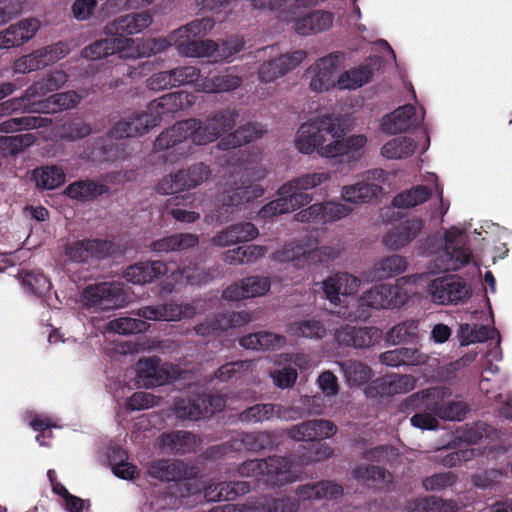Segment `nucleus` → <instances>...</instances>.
Returning <instances> with one entry per match:
<instances>
[{
	"mask_svg": "<svg viewBox=\"0 0 512 512\" xmlns=\"http://www.w3.org/2000/svg\"><path fill=\"white\" fill-rule=\"evenodd\" d=\"M263 194L264 189L260 184L243 181L217 197V204L211 217L219 223L227 222L238 207L262 197Z\"/></svg>",
	"mask_w": 512,
	"mask_h": 512,
	"instance_id": "obj_7",
	"label": "nucleus"
},
{
	"mask_svg": "<svg viewBox=\"0 0 512 512\" xmlns=\"http://www.w3.org/2000/svg\"><path fill=\"white\" fill-rule=\"evenodd\" d=\"M263 482L267 487H279L291 481V461L284 456L273 455L264 458Z\"/></svg>",
	"mask_w": 512,
	"mask_h": 512,
	"instance_id": "obj_30",
	"label": "nucleus"
},
{
	"mask_svg": "<svg viewBox=\"0 0 512 512\" xmlns=\"http://www.w3.org/2000/svg\"><path fill=\"white\" fill-rule=\"evenodd\" d=\"M416 149V142L406 136L396 137L385 143L381 154L387 159H403L411 156Z\"/></svg>",
	"mask_w": 512,
	"mask_h": 512,
	"instance_id": "obj_52",
	"label": "nucleus"
},
{
	"mask_svg": "<svg viewBox=\"0 0 512 512\" xmlns=\"http://www.w3.org/2000/svg\"><path fill=\"white\" fill-rule=\"evenodd\" d=\"M39 29L36 19H25L11 25L2 32V49H9L23 45L31 39Z\"/></svg>",
	"mask_w": 512,
	"mask_h": 512,
	"instance_id": "obj_34",
	"label": "nucleus"
},
{
	"mask_svg": "<svg viewBox=\"0 0 512 512\" xmlns=\"http://www.w3.org/2000/svg\"><path fill=\"white\" fill-rule=\"evenodd\" d=\"M452 396V390L446 386H435L413 393L402 402V410H429L439 417L447 399Z\"/></svg>",
	"mask_w": 512,
	"mask_h": 512,
	"instance_id": "obj_13",
	"label": "nucleus"
},
{
	"mask_svg": "<svg viewBox=\"0 0 512 512\" xmlns=\"http://www.w3.org/2000/svg\"><path fill=\"white\" fill-rule=\"evenodd\" d=\"M403 303L401 290L390 284L376 285L359 299V306L373 309H392L400 307Z\"/></svg>",
	"mask_w": 512,
	"mask_h": 512,
	"instance_id": "obj_17",
	"label": "nucleus"
},
{
	"mask_svg": "<svg viewBox=\"0 0 512 512\" xmlns=\"http://www.w3.org/2000/svg\"><path fill=\"white\" fill-rule=\"evenodd\" d=\"M134 44L132 38L107 36V38L99 39L86 46L81 51V56L88 60H98L109 55L121 53L123 58H135L130 52Z\"/></svg>",
	"mask_w": 512,
	"mask_h": 512,
	"instance_id": "obj_14",
	"label": "nucleus"
},
{
	"mask_svg": "<svg viewBox=\"0 0 512 512\" xmlns=\"http://www.w3.org/2000/svg\"><path fill=\"white\" fill-rule=\"evenodd\" d=\"M68 81V75L63 70H54L29 86L24 95L17 99L18 107L11 101L2 102V115L18 108L30 109L31 103L40 101L49 93L58 91Z\"/></svg>",
	"mask_w": 512,
	"mask_h": 512,
	"instance_id": "obj_10",
	"label": "nucleus"
},
{
	"mask_svg": "<svg viewBox=\"0 0 512 512\" xmlns=\"http://www.w3.org/2000/svg\"><path fill=\"white\" fill-rule=\"evenodd\" d=\"M285 331L292 337L310 340H320L327 334L324 322L314 317L289 322Z\"/></svg>",
	"mask_w": 512,
	"mask_h": 512,
	"instance_id": "obj_38",
	"label": "nucleus"
},
{
	"mask_svg": "<svg viewBox=\"0 0 512 512\" xmlns=\"http://www.w3.org/2000/svg\"><path fill=\"white\" fill-rule=\"evenodd\" d=\"M309 249L299 243L290 242L284 245V247L278 251L275 255L276 259L280 262H294V265L300 267L304 263H308L307 254Z\"/></svg>",
	"mask_w": 512,
	"mask_h": 512,
	"instance_id": "obj_60",
	"label": "nucleus"
},
{
	"mask_svg": "<svg viewBox=\"0 0 512 512\" xmlns=\"http://www.w3.org/2000/svg\"><path fill=\"white\" fill-rule=\"evenodd\" d=\"M349 386H361L372 376V369L361 361L348 359L339 363Z\"/></svg>",
	"mask_w": 512,
	"mask_h": 512,
	"instance_id": "obj_49",
	"label": "nucleus"
},
{
	"mask_svg": "<svg viewBox=\"0 0 512 512\" xmlns=\"http://www.w3.org/2000/svg\"><path fill=\"white\" fill-rule=\"evenodd\" d=\"M428 291L437 304H458L467 301L471 294L468 284L456 275L438 277L431 281Z\"/></svg>",
	"mask_w": 512,
	"mask_h": 512,
	"instance_id": "obj_12",
	"label": "nucleus"
},
{
	"mask_svg": "<svg viewBox=\"0 0 512 512\" xmlns=\"http://www.w3.org/2000/svg\"><path fill=\"white\" fill-rule=\"evenodd\" d=\"M333 14L328 11L316 10L300 17L295 22V30L299 35L308 36L328 30L333 23Z\"/></svg>",
	"mask_w": 512,
	"mask_h": 512,
	"instance_id": "obj_36",
	"label": "nucleus"
},
{
	"mask_svg": "<svg viewBox=\"0 0 512 512\" xmlns=\"http://www.w3.org/2000/svg\"><path fill=\"white\" fill-rule=\"evenodd\" d=\"M211 176V169L203 162L194 163L186 169H180L162 177L156 185V191L162 195H173L189 191L203 184Z\"/></svg>",
	"mask_w": 512,
	"mask_h": 512,
	"instance_id": "obj_6",
	"label": "nucleus"
},
{
	"mask_svg": "<svg viewBox=\"0 0 512 512\" xmlns=\"http://www.w3.org/2000/svg\"><path fill=\"white\" fill-rule=\"evenodd\" d=\"M157 126V117L153 118L148 110L133 113L118 121L111 129L110 136L116 139L130 138L142 135Z\"/></svg>",
	"mask_w": 512,
	"mask_h": 512,
	"instance_id": "obj_21",
	"label": "nucleus"
},
{
	"mask_svg": "<svg viewBox=\"0 0 512 512\" xmlns=\"http://www.w3.org/2000/svg\"><path fill=\"white\" fill-rule=\"evenodd\" d=\"M214 25L212 18L195 19L170 33L169 39L179 53L186 57L208 56L215 47V41L202 40V37L211 31Z\"/></svg>",
	"mask_w": 512,
	"mask_h": 512,
	"instance_id": "obj_3",
	"label": "nucleus"
},
{
	"mask_svg": "<svg viewBox=\"0 0 512 512\" xmlns=\"http://www.w3.org/2000/svg\"><path fill=\"white\" fill-rule=\"evenodd\" d=\"M335 137L334 141L328 143L320 151V156L326 158L346 157L349 160L358 159L361 154L360 150L367 143V137L363 134L351 135L347 138Z\"/></svg>",
	"mask_w": 512,
	"mask_h": 512,
	"instance_id": "obj_26",
	"label": "nucleus"
},
{
	"mask_svg": "<svg viewBox=\"0 0 512 512\" xmlns=\"http://www.w3.org/2000/svg\"><path fill=\"white\" fill-rule=\"evenodd\" d=\"M189 468L183 461L159 459L150 463L148 473L160 481L173 482L169 487L176 498H186L201 492L198 480L189 477Z\"/></svg>",
	"mask_w": 512,
	"mask_h": 512,
	"instance_id": "obj_4",
	"label": "nucleus"
},
{
	"mask_svg": "<svg viewBox=\"0 0 512 512\" xmlns=\"http://www.w3.org/2000/svg\"><path fill=\"white\" fill-rule=\"evenodd\" d=\"M307 56L303 50H297L291 54H282L277 58L263 62L258 70V76L262 82H273L287 72L295 69Z\"/></svg>",
	"mask_w": 512,
	"mask_h": 512,
	"instance_id": "obj_20",
	"label": "nucleus"
},
{
	"mask_svg": "<svg viewBox=\"0 0 512 512\" xmlns=\"http://www.w3.org/2000/svg\"><path fill=\"white\" fill-rule=\"evenodd\" d=\"M337 432V426L324 419L307 420L287 430L289 438L295 441L313 442L315 439L330 438Z\"/></svg>",
	"mask_w": 512,
	"mask_h": 512,
	"instance_id": "obj_23",
	"label": "nucleus"
},
{
	"mask_svg": "<svg viewBox=\"0 0 512 512\" xmlns=\"http://www.w3.org/2000/svg\"><path fill=\"white\" fill-rule=\"evenodd\" d=\"M17 275L23 287L37 296L44 295L51 288L49 279L43 273L18 270Z\"/></svg>",
	"mask_w": 512,
	"mask_h": 512,
	"instance_id": "obj_58",
	"label": "nucleus"
},
{
	"mask_svg": "<svg viewBox=\"0 0 512 512\" xmlns=\"http://www.w3.org/2000/svg\"><path fill=\"white\" fill-rule=\"evenodd\" d=\"M191 125H196L193 118L179 121L172 127L164 130L154 141V151L169 150L179 146L187 139L193 142Z\"/></svg>",
	"mask_w": 512,
	"mask_h": 512,
	"instance_id": "obj_27",
	"label": "nucleus"
},
{
	"mask_svg": "<svg viewBox=\"0 0 512 512\" xmlns=\"http://www.w3.org/2000/svg\"><path fill=\"white\" fill-rule=\"evenodd\" d=\"M409 512H455L453 501L443 500L436 496H426L415 499L407 505Z\"/></svg>",
	"mask_w": 512,
	"mask_h": 512,
	"instance_id": "obj_51",
	"label": "nucleus"
},
{
	"mask_svg": "<svg viewBox=\"0 0 512 512\" xmlns=\"http://www.w3.org/2000/svg\"><path fill=\"white\" fill-rule=\"evenodd\" d=\"M300 502L292 496H265L254 503V512H298Z\"/></svg>",
	"mask_w": 512,
	"mask_h": 512,
	"instance_id": "obj_48",
	"label": "nucleus"
},
{
	"mask_svg": "<svg viewBox=\"0 0 512 512\" xmlns=\"http://www.w3.org/2000/svg\"><path fill=\"white\" fill-rule=\"evenodd\" d=\"M120 317L108 323L110 331L122 335L138 334L149 329L150 324L142 317Z\"/></svg>",
	"mask_w": 512,
	"mask_h": 512,
	"instance_id": "obj_57",
	"label": "nucleus"
},
{
	"mask_svg": "<svg viewBox=\"0 0 512 512\" xmlns=\"http://www.w3.org/2000/svg\"><path fill=\"white\" fill-rule=\"evenodd\" d=\"M344 60L343 52H336L319 59L311 68L310 88L315 92L327 91L335 85L337 67Z\"/></svg>",
	"mask_w": 512,
	"mask_h": 512,
	"instance_id": "obj_15",
	"label": "nucleus"
},
{
	"mask_svg": "<svg viewBox=\"0 0 512 512\" xmlns=\"http://www.w3.org/2000/svg\"><path fill=\"white\" fill-rule=\"evenodd\" d=\"M383 189L379 184L369 181H359L354 185H347L342 188V198L353 204L366 203L376 198Z\"/></svg>",
	"mask_w": 512,
	"mask_h": 512,
	"instance_id": "obj_44",
	"label": "nucleus"
},
{
	"mask_svg": "<svg viewBox=\"0 0 512 512\" xmlns=\"http://www.w3.org/2000/svg\"><path fill=\"white\" fill-rule=\"evenodd\" d=\"M304 452L300 456V460L304 464L317 463L330 458L333 455V448L326 443H311L303 446Z\"/></svg>",
	"mask_w": 512,
	"mask_h": 512,
	"instance_id": "obj_62",
	"label": "nucleus"
},
{
	"mask_svg": "<svg viewBox=\"0 0 512 512\" xmlns=\"http://www.w3.org/2000/svg\"><path fill=\"white\" fill-rule=\"evenodd\" d=\"M295 493L302 500L337 499L342 496L343 487L333 481L323 480L300 485Z\"/></svg>",
	"mask_w": 512,
	"mask_h": 512,
	"instance_id": "obj_35",
	"label": "nucleus"
},
{
	"mask_svg": "<svg viewBox=\"0 0 512 512\" xmlns=\"http://www.w3.org/2000/svg\"><path fill=\"white\" fill-rule=\"evenodd\" d=\"M81 101V96L75 91L55 93L40 101L31 103L32 112L43 114H55L63 110L76 107Z\"/></svg>",
	"mask_w": 512,
	"mask_h": 512,
	"instance_id": "obj_29",
	"label": "nucleus"
},
{
	"mask_svg": "<svg viewBox=\"0 0 512 512\" xmlns=\"http://www.w3.org/2000/svg\"><path fill=\"white\" fill-rule=\"evenodd\" d=\"M285 344V336L268 331L248 334L239 339L241 347L253 350H276Z\"/></svg>",
	"mask_w": 512,
	"mask_h": 512,
	"instance_id": "obj_41",
	"label": "nucleus"
},
{
	"mask_svg": "<svg viewBox=\"0 0 512 512\" xmlns=\"http://www.w3.org/2000/svg\"><path fill=\"white\" fill-rule=\"evenodd\" d=\"M35 141L36 136L33 133L2 136V155H15L33 145Z\"/></svg>",
	"mask_w": 512,
	"mask_h": 512,
	"instance_id": "obj_61",
	"label": "nucleus"
},
{
	"mask_svg": "<svg viewBox=\"0 0 512 512\" xmlns=\"http://www.w3.org/2000/svg\"><path fill=\"white\" fill-rule=\"evenodd\" d=\"M351 473L355 480L373 484L383 483L386 476V470L376 465H359L353 468Z\"/></svg>",
	"mask_w": 512,
	"mask_h": 512,
	"instance_id": "obj_64",
	"label": "nucleus"
},
{
	"mask_svg": "<svg viewBox=\"0 0 512 512\" xmlns=\"http://www.w3.org/2000/svg\"><path fill=\"white\" fill-rule=\"evenodd\" d=\"M184 94L182 92H173L162 95L158 99L151 101L147 110L151 117H157V125L164 116H170L183 109Z\"/></svg>",
	"mask_w": 512,
	"mask_h": 512,
	"instance_id": "obj_42",
	"label": "nucleus"
},
{
	"mask_svg": "<svg viewBox=\"0 0 512 512\" xmlns=\"http://www.w3.org/2000/svg\"><path fill=\"white\" fill-rule=\"evenodd\" d=\"M416 109L411 104L403 105L383 119L382 130L388 134H397L404 132L411 126V119L415 115Z\"/></svg>",
	"mask_w": 512,
	"mask_h": 512,
	"instance_id": "obj_45",
	"label": "nucleus"
},
{
	"mask_svg": "<svg viewBox=\"0 0 512 512\" xmlns=\"http://www.w3.org/2000/svg\"><path fill=\"white\" fill-rule=\"evenodd\" d=\"M173 411L178 419L197 421L205 417L206 406L200 393H191L176 398Z\"/></svg>",
	"mask_w": 512,
	"mask_h": 512,
	"instance_id": "obj_37",
	"label": "nucleus"
},
{
	"mask_svg": "<svg viewBox=\"0 0 512 512\" xmlns=\"http://www.w3.org/2000/svg\"><path fill=\"white\" fill-rule=\"evenodd\" d=\"M379 338V331L375 327H354L344 325L335 332V340L339 346L355 349L369 348Z\"/></svg>",
	"mask_w": 512,
	"mask_h": 512,
	"instance_id": "obj_24",
	"label": "nucleus"
},
{
	"mask_svg": "<svg viewBox=\"0 0 512 512\" xmlns=\"http://www.w3.org/2000/svg\"><path fill=\"white\" fill-rule=\"evenodd\" d=\"M419 337V321L409 319L393 326L386 334L387 342L398 345L413 343Z\"/></svg>",
	"mask_w": 512,
	"mask_h": 512,
	"instance_id": "obj_50",
	"label": "nucleus"
},
{
	"mask_svg": "<svg viewBox=\"0 0 512 512\" xmlns=\"http://www.w3.org/2000/svg\"><path fill=\"white\" fill-rule=\"evenodd\" d=\"M110 188L104 182L94 179L77 180L70 183L64 190V195L70 199L85 202L92 201L109 192Z\"/></svg>",
	"mask_w": 512,
	"mask_h": 512,
	"instance_id": "obj_32",
	"label": "nucleus"
},
{
	"mask_svg": "<svg viewBox=\"0 0 512 512\" xmlns=\"http://www.w3.org/2000/svg\"><path fill=\"white\" fill-rule=\"evenodd\" d=\"M405 257L393 254L374 264L373 270L378 279L391 278L402 274L407 269Z\"/></svg>",
	"mask_w": 512,
	"mask_h": 512,
	"instance_id": "obj_53",
	"label": "nucleus"
},
{
	"mask_svg": "<svg viewBox=\"0 0 512 512\" xmlns=\"http://www.w3.org/2000/svg\"><path fill=\"white\" fill-rule=\"evenodd\" d=\"M117 252L115 242L106 239H82L65 244L63 255L73 263H86L91 258L106 259Z\"/></svg>",
	"mask_w": 512,
	"mask_h": 512,
	"instance_id": "obj_11",
	"label": "nucleus"
},
{
	"mask_svg": "<svg viewBox=\"0 0 512 512\" xmlns=\"http://www.w3.org/2000/svg\"><path fill=\"white\" fill-rule=\"evenodd\" d=\"M242 84V78L227 72L212 73L206 77H200L196 84L197 91L205 93H223L233 91Z\"/></svg>",
	"mask_w": 512,
	"mask_h": 512,
	"instance_id": "obj_33",
	"label": "nucleus"
},
{
	"mask_svg": "<svg viewBox=\"0 0 512 512\" xmlns=\"http://www.w3.org/2000/svg\"><path fill=\"white\" fill-rule=\"evenodd\" d=\"M446 246L434 259V267L440 272L457 271L472 260L469 240L461 229L451 228L445 234Z\"/></svg>",
	"mask_w": 512,
	"mask_h": 512,
	"instance_id": "obj_5",
	"label": "nucleus"
},
{
	"mask_svg": "<svg viewBox=\"0 0 512 512\" xmlns=\"http://www.w3.org/2000/svg\"><path fill=\"white\" fill-rule=\"evenodd\" d=\"M284 408L279 404L260 403L243 410L239 414V420L245 423H258L270 420L274 417H284Z\"/></svg>",
	"mask_w": 512,
	"mask_h": 512,
	"instance_id": "obj_47",
	"label": "nucleus"
},
{
	"mask_svg": "<svg viewBox=\"0 0 512 512\" xmlns=\"http://www.w3.org/2000/svg\"><path fill=\"white\" fill-rule=\"evenodd\" d=\"M373 76L372 70L368 66L359 67L343 72L337 79L339 89H356L368 83Z\"/></svg>",
	"mask_w": 512,
	"mask_h": 512,
	"instance_id": "obj_54",
	"label": "nucleus"
},
{
	"mask_svg": "<svg viewBox=\"0 0 512 512\" xmlns=\"http://www.w3.org/2000/svg\"><path fill=\"white\" fill-rule=\"evenodd\" d=\"M128 294L121 283L90 284L83 290L85 305L99 310H113L128 303Z\"/></svg>",
	"mask_w": 512,
	"mask_h": 512,
	"instance_id": "obj_9",
	"label": "nucleus"
},
{
	"mask_svg": "<svg viewBox=\"0 0 512 512\" xmlns=\"http://www.w3.org/2000/svg\"><path fill=\"white\" fill-rule=\"evenodd\" d=\"M51 123L48 118L40 116H21V117H10L6 120H2V133H10L28 129H36L46 127Z\"/></svg>",
	"mask_w": 512,
	"mask_h": 512,
	"instance_id": "obj_56",
	"label": "nucleus"
},
{
	"mask_svg": "<svg viewBox=\"0 0 512 512\" xmlns=\"http://www.w3.org/2000/svg\"><path fill=\"white\" fill-rule=\"evenodd\" d=\"M416 379L412 375L391 374L374 380L365 390L368 397H386L407 393L414 389Z\"/></svg>",
	"mask_w": 512,
	"mask_h": 512,
	"instance_id": "obj_18",
	"label": "nucleus"
},
{
	"mask_svg": "<svg viewBox=\"0 0 512 512\" xmlns=\"http://www.w3.org/2000/svg\"><path fill=\"white\" fill-rule=\"evenodd\" d=\"M343 134L340 119L334 115H323L303 123L295 135V147L303 154L320 151L325 142Z\"/></svg>",
	"mask_w": 512,
	"mask_h": 512,
	"instance_id": "obj_2",
	"label": "nucleus"
},
{
	"mask_svg": "<svg viewBox=\"0 0 512 512\" xmlns=\"http://www.w3.org/2000/svg\"><path fill=\"white\" fill-rule=\"evenodd\" d=\"M234 449L258 453L262 450H272L277 446L274 433L270 431L242 432L233 438Z\"/></svg>",
	"mask_w": 512,
	"mask_h": 512,
	"instance_id": "obj_31",
	"label": "nucleus"
},
{
	"mask_svg": "<svg viewBox=\"0 0 512 512\" xmlns=\"http://www.w3.org/2000/svg\"><path fill=\"white\" fill-rule=\"evenodd\" d=\"M136 372L137 382L146 388L164 385L173 378L168 364H161L158 357L140 359Z\"/></svg>",
	"mask_w": 512,
	"mask_h": 512,
	"instance_id": "obj_25",
	"label": "nucleus"
},
{
	"mask_svg": "<svg viewBox=\"0 0 512 512\" xmlns=\"http://www.w3.org/2000/svg\"><path fill=\"white\" fill-rule=\"evenodd\" d=\"M161 442L163 448L171 453L186 454L195 450L198 439L192 432L176 430L164 433Z\"/></svg>",
	"mask_w": 512,
	"mask_h": 512,
	"instance_id": "obj_43",
	"label": "nucleus"
},
{
	"mask_svg": "<svg viewBox=\"0 0 512 512\" xmlns=\"http://www.w3.org/2000/svg\"><path fill=\"white\" fill-rule=\"evenodd\" d=\"M329 180V175L324 172L308 173L283 184L279 190V197L270 201L259 210V216L263 219L271 218L278 214L294 211L312 201V197L306 191L315 188Z\"/></svg>",
	"mask_w": 512,
	"mask_h": 512,
	"instance_id": "obj_1",
	"label": "nucleus"
},
{
	"mask_svg": "<svg viewBox=\"0 0 512 512\" xmlns=\"http://www.w3.org/2000/svg\"><path fill=\"white\" fill-rule=\"evenodd\" d=\"M70 52L69 45L64 41H58L52 45L34 51L36 59L41 63H48V66L64 58Z\"/></svg>",
	"mask_w": 512,
	"mask_h": 512,
	"instance_id": "obj_63",
	"label": "nucleus"
},
{
	"mask_svg": "<svg viewBox=\"0 0 512 512\" xmlns=\"http://www.w3.org/2000/svg\"><path fill=\"white\" fill-rule=\"evenodd\" d=\"M32 177L36 187L42 190H54L65 183L66 175L57 165H46L33 170Z\"/></svg>",
	"mask_w": 512,
	"mask_h": 512,
	"instance_id": "obj_46",
	"label": "nucleus"
},
{
	"mask_svg": "<svg viewBox=\"0 0 512 512\" xmlns=\"http://www.w3.org/2000/svg\"><path fill=\"white\" fill-rule=\"evenodd\" d=\"M126 458V453L119 447L113 448L109 454L110 462L114 463V475L124 480H133L138 476V470L134 464L125 462Z\"/></svg>",
	"mask_w": 512,
	"mask_h": 512,
	"instance_id": "obj_59",
	"label": "nucleus"
},
{
	"mask_svg": "<svg viewBox=\"0 0 512 512\" xmlns=\"http://www.w3.org/2000/svg\"><path fill=\"white\" fill-rule=\"evenodd\" d=\"M237 117L236 111L223 109L211 113L205 120L193 118L196 123L191 125L193 143L201 146L217 140L234 127Z\"/></svg>",
	"mask_w": 512,
	"mask_h": 512,
	"instance_id": "obj_8",
	"label": "nucleus"
},
{
	"mask_svg": "<svg viewBox=\"0 0 512 512\" xmlns=\"http://www.w3.org/2000/svg\"><path fill=\"white\" fill-rule=\"evenodd\" d=\"M263 133L264 129L259 123H247L222 138L218 142L217 146L221 150H230L241 147L242 145L258 139Z\"/></svg>",
	"mask_w": 512,
	"mask_h": 512,
	"instance_id": "obj_40",
	"label": "nucleus"
},
{
	"mask_svg": "<svg viewBox=\"0 0 512 512\" xmlns=\"http://www.w3.org/2000/svg\"><path fill=\"white\" fill-rule=\"evenodd\" d=\"M423 221L413 217L393 224L383 236L384 246L392 251H398L409 245L423 229Z\"/></svg>",
	"mask_w": 512,
	"mask_h": 512,
	"instance_id": "obj_16",
	"label": "nucleus"
},
{
	"mask_svg": "<svg viewBox=\"0 0 512 512\" xmlns=\"http://www.w3.org/2000/svg\"><path fill=\"white\" fill-rule=\"evenodd\" d=\"M431 197V191L424 185H417L410 190L398 193L392 200L397 208H410L426 202Z\"/></svg>",
	"mask_w": 512,
	"mask_h": 512,
	"instance_id": "obj_55",
	"label": "nucleus"
},
{
	"mask_svg": "<svg viewBox=\"0 0 512 512\" xmlns=\"http://www.w3.org/2000/svg\"><path fill=\"white\" fill-rule=\"evenodd\" d=\"M132 313L146 320L176 321L182 317H192L195 314V308L188 304L183 306L174 302H167L155 306H143Z\"/></svg>",
	"mask_w": 512,
	"mask_h": 512,
	"instance_id": "obj_22",
	"label": "nucleus"
},
{
	"mask_svg": "<svg viewBox=\"0 0 512 512\" xmlns=\"http://www.w3.org/2000/svg\"><path fill=\"white\" fill-rule=\"evenodd\" d=\"M199 238L192 233H175L151 242L149 248L153 252L169 253L182 251L197 246Z\"/></svg>",
	"mask_w": 512,
	"mask_h": 512,
	"instance_id": "obj_39",
	"label": "nucleus"
},
{
	"mask_svg": "<svg viewBox=\"0 0 512 512\" xmlns=\"http://www.w3.org/2000/svg\"><path fill=\"white\" fill-rule=\"evenodd\" d=\"M166 273L167 265L163 261H146L128 266L123 272V278L132 284L144 285Z\"/></svg>",
	"mask_w": 512,
	"mask_h": 512,
	"instance_id": "obj_28",
	"label": "nucleus"
},
{
	"mask_svg": "<svg viewBox=\"0 0 512 512\" xmlns=\"http://www.w3.org/2000/svg\"><path fill=\"white\" fill-rule=\"evenodd\" d=\"M151 23L152 16L148 11L131 13L107 23L104 27V34L106 36L130 38L129 36L140 33Z\"/></svg>",
	"mask_w": 512,
	"mask_h": 512,
	"instance_id": "obj_19",
	"label": "nucleus"
}]
</instances>
